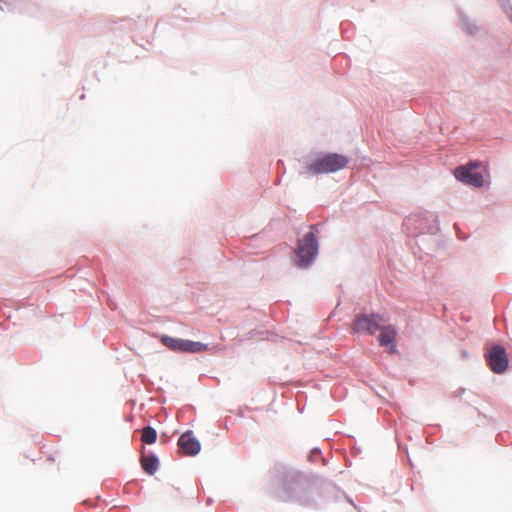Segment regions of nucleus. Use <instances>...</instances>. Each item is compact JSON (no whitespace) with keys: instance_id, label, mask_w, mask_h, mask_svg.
I'll return each instance as SVG.
<instances>
[{"instance_id":"obj_4","label":"nucleus","mask_w":512,"mask_h":512,"mask_svg":"<svg viewBox=\"0 0 512 512\" xmlns=\"http://www.w3.org/2000/svg\"><path fill=\"white\" fill-rule=\"evenodd\" d=\"M480 166L478 162H470L465 166L457 167L454 171L455 177L468 185L474 187H482L484 185V178L476 169Z\"/></svg>"},{"instance_id":"obj_1","label":"nucleus","mask_w":512,"mask_h":512,"mask_svg":"<svg viewBox=\"0 0 512 512\" xmlns=\"http://www.w3.org/2000/svg\"><path fill=\"white\" fill-rule=\"evenodd\" d=\"M348 165L346 156L331 153L317 158L314 162L307 165V171L311 174L334 173L344 169Z\"/></svg>"},{"instance_id":"obj_9","label":"nucleus","mask_w":512,"mask_h":512,"mask_svg":"<svg viewBox=\"0 0 512 512\" xmlns=\"http://www.w3.org/2000/svg\"><path fill=\"white\" fill-rule=\"evenodd\" d=\"M140 463L142 469L149 475H153L159 466L158 458L154 455H144L142 454L140 458Z\"/></svg>"},{"instance_id":"obj_5","label":"nucleus","mask_w":512,"mask_h":512,"mask_svg":"<svg viewBox=\"0 0 512 512\" xmlns=\"http://www.w3.org/2000/svg\"><path fill=\"white\" fill-rule=\"evenodd\" d=\"M383 322L384 319L379 314H359L355 318L352 330L356 333L374 334Z\"/></svg>"},{"instance_id":"obj_3","label":"nucleus","mask_w":512,"mask_h":512,"mask_svg":"<svg viewBox=\"0 0 512 512\" xmlns=\"http://www.w3.org/2000/svg\"><path fill=\"white\" fill-rule=\"evenodd\" d=\"M161 343L174 352L200 353L206 351L208 346L201 342L174 338L167 335L161 337Z\"/></svg>"},{"instance_id":"obj_6","label":"nucleus","mask_w":512,"mask_h":512,"mask_svg":"<svg viewBox=\"0 0 512 512\" xmlns=\"http://www.w3.org/2000/svg\"><path fill=\"white\" fill-rule=\"evenodd\" d=\"M485 357L487 365L494 373L501 374L508 367V355L505 348L500 345L492 346Z\"/></svg>"},{"instance_id":"obj_10","label":"nucleus","mask_w":512,"mask_h":512,"mask_svg":"<svg viewBox=\"0 0 512 512\" xmlns=\"http://www.w3.org/2000/svg\"><path fill=\"white\" fill-rule=\"evenodd\" d=\"M157 432L154 428L147 426L142 429L141 441L144 444H153L156 442Z\"/></svg>"},{"instance_id":"obj_8","label":"nucleus","mask_w":512,"mask_h":512,"mask_svg":"<svg viewBox=\"0 0 512 512\" xmlns=\"http://www.w3.org/2000/svg\"><path fill=\"white\" fill-rule=\"evenodd\" d=\"M397 332L396 329L391 326H385L381 328V333L378 337L379 344L381 346H389V352L393 353L396 351V345H395V338H396Z\"/></svg>"},{"instance_id":"obj_2","label":"nucleus","mask_w":512,"mask_h":512,"mask_svg":"<svg viewBox=\"0 0 512 512\" xmlns=\"http://www.w3.org/2000/svg\"><path fill=\"white\" fill-rule=\"evenodd\" d=\"M318 251V244L313 232H308L298 243L297 265L308 266L315 258Z\"/></svg>"},{"instance_id":"obj_7","label":"nucleus","mask_w":512,"mask_h":512,"mask_svg":"<svg viewBox=\"0 0 512 512\" xmlns=\"http://www.w3.org/2000/svg\"><path fill=\"white\" fill-rule=\"evenodd\" d=\"M178 445L185 455L194 456L200 451V443L191 431L183 433L178 439Z\"/></svg>"}]
</instances>
